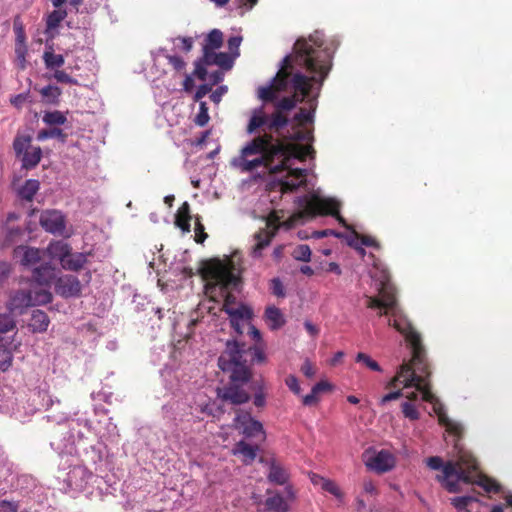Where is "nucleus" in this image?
<instances>
[{
    "label": "nucleus",
    "instance_id": "54",
    "mask_svg": "<svg viewBox=\"0 0 512 512\" xmlns=\"http://www.w3.org/2000/svg\"><path fill=\"white\" fill-rule=\"evenodd\" d=\"M242 38L240 36H233L228 39V48L234 58L239 56V46Z\"/></svg>",
    "mask_w": 512,
    "mask_h": 512
},
{
    "label": "nucleus",
    "instance_id": "25",
    "mask_svg": "<svg viewBox=\"0 0 512 512\" xmlns=\"http://www.w3.org/2000/svg\"><path fill=\"white\" fill-rule=\"evenodd\" d=\"M46 250L51 258L59 260L62 265L67 256H69V252L72 248L68 243L59 240L51 242Z\"/></svg>",
    "mask_w": 512,
    "mask_h": 512
},
{
    "label": "nucleus",
    "instance_id": "49",
    "mask_svg": "<svg viewBox=\"0 0 512 512\" xmlns=\"http://www.w3.org/2000/svg\"><path fill=\"white\" fill-rule=\"evenodd\" d=\"M49 138H61L63 140V131L60 128H51L47 130H41L37 134V139L39 141H44Z\"/></svg>",
    "mask_w": 512,
    "mask_h": 512
},
{
    "label": "nucleus",
    "instance_id": "63",
    "mask_svg": "<svg viewBox=\"0 0 512 512\" xmlns=\"http://www.w3.org/2000/svg\"><path fill=\"white\" fill-rule=\"evenodd\" d=\"M30 97L29 93H21V94H18L16 96H14L12 99H11V103L19 108L21 107L26 101H28V98Z\"/></svg>",
    "mask_w": 512,
    "mask_h": 512
},
{
    "label": "nucleus",
    "instance_id": "33",
    "mask_svg": "<svg viewBox=\"0 0 512 512\" xmlns=\"http://www.w3.org/2000/svg\"><path fill=\"white\" fill-rule=\"evenodd\" d=\"M250 388L254 391L253 403L256 407L262 408L266 405L265 384L263 380L251 382Z\"/></svg>",
    "mask_w": 512,
    "mask_h": 512
},
{
    "label": "nucleus",
    "instance_id": "61",
    "mask_svg": "<svg viewBox=\"0 0 512 512\" xmlns=\"http://www.w3.org/2000/svg\"><path fill=\"white\" fill-rule=\"evenodd\" d=\"M211 91V87L207 84L200 85L194 95L195 101H200L204 96H206Z\"/></svg>",
    "mask_w": 512,
    "mask_h": 512
},
{
    "label": "nucleus",
    "instance_id": "7",
    "mask_svg": "<svg viewBox=\"0 0 512 512\" xmlns=\"http://www.w3.org/2000/svg\"><path fill=\"white\" fill-rule=\"evenodd\" d=\"M332 66V61L320 65V71L313 81V87H311L310 95L305 98L308 104L307 108H300L299 111L294 115L293 120L296 122V127H293V131L290 133L289 138L296 142L295 144L303 145L302 142H308L313 139L312 132L310 130L302 129L301 126L307 123H313L314 114L317 108V98L319 96L321 87L325 78L328 76Z\"/></svg>",
    "mask_w": 512,
    "mask_h": 512
},
{
    "label": "nucleus",
    "instance_id": "55",
    "mask_svg": "<svg viewBox=\"0 0 512 512\" xmlns=\"http://www.w3.org/2000/svg\"><path fill=\"white\" fill-rule=\"evenodd\" d=\"M165 58L176 71H182L186 66L184 60L177 55H165Z\"/></svg>",
    "mask_w": 512,
    "mask_h": 512
},
{
    "label": "nucleus",
    "instance_id": "27",
    "mask_svg": "<svg viewBox=\"0 0 512 512\" xmlns=\"http://www.w3.org/2000/svg\"><path fill=\"white\" fill-rule=\"evenodd\" d=\"M264 318L272 330H278L285 324L283 313L275 306H268L266 308Z\"/></svg>",
    "mask_w": 512,
    "mask_h": 512
},
{
    "label": "nucleus",
    "instance_id": "28",
    "mask_svg": "<svg viewBox=\"0 0 512 512\" xmlns=\"http://www.w3.org/2000/svg\"><path fill=\"white\" fill-rule=\"evenodd\" d=\"M42 157V150L39 146H31L20 158L22 162V168L33 169L35 168Z\"/></svg>",
    "mask_w": 512,
    "mask_h": 512
},
{
    "label": "nucleus",
    "instance_id": "9",
    "mask_svg": "<svg viewBox=\"0 0 512 512\" xmlns=\"http://www.w3.org/2000/svg\"><path fill=\"white\" fill-rule=\"evenodd\" d=\"M207 273L223 290H237L240 286L241 268L234 259L215 260L208 267Z\"/></svg>",
    "mask_w": 512,
    "mask_h": 512
},
{
    "label": "nucleus",
    "instance_id": "46",
    "mask_svg": "<svg viewBox=\"0 0 512 512\" xmlns=\"http://www.w3.org/2000/svg\"><path fill=\"white\" fill-rule=\"evenodd\" d=\"M402 407V413L405 418L415 421L418 420L420 417V413L417 410L416 406L412 404L410 401H405L401 405Z\"/></svg>",
    "mask_w": 512,
    "mask_h": 512
},
{
    "label": "nucleus",
    "instance_id": "62",
    "mask_svg": "<svg viewBox=\"0 0 512 512\" xmlns=\"http://www.w3.org/2000/svg\"><path fill=\"white\" fill-rule=\"evenodd\" d=\"M227 92V87L226 86H219L215 91L212 92V94L210 95V99L214 102V103H219L223 97V95Z\"/></svg>",
    "mask_w": 512,
    "mask_h": 512
},
{
    "label": "nucleus",
    "instance_id": "57",
    "mask_svg": "<svg viewBox=\"0 0 512 512\" xmlns=\"http://www.w3.org/2000/svg\"><path fill=\"white\" fill-rule=\"evenodd\" d=\"M285 384L288 386V388L296 395H299L301 392V388L298 382V379L294 375H289L285 379Z\"/></svg>",
    "mask_w": 512,
    "mask_h": 512
},
{
    "label": "nucleus",
    "instance_id": "2",
    "mask_svg": "<svg viewBox=\"0 0 512 512\" xmlns=\"http://www.w3.org/2000/svg\"><path fill=\"white\" fill-rule=\"evenodd\" d=\"M293 50L282 60V91L291 95L274 101L275 110L282 113L291 111L310 95L320 65L329 64L333 57V52L324 45L323 33L318 30L307 39L299 38Z\"/></svg>",
    "mask_w": 512,
    "mask_h": 512
},
{
    "label": "nucleus",
    "instance_id": "44",
    "mask_svg": "<svg viewBox=\"0 0 512 512\" xmlns=\"http://www.w3.org/2000/svg\"><path fill=\"white\" fill-rule=\"evenodd\" d=\"M214 59H216L215 65L219 66L224 70H230L233 66L235 58L227 53L219 52L217 55L214 56Z\"/></svg>",
    "mask_w": 512,
    "mask_h": 512
},
{
    "label": "nucleus",
    "instance_id": "39",
    "mask_svg": "<svg viewBox=\"0 0 512 512\" xmlns=\"http://www.w3.org/2000/svg\"><path fill=\"white\" fill-rule=\"evenodd\" d=\"M317 479L319 480V485L324 491L329 492L340 500L343 498V494L335 482L322 476H317Z\"/></svg>",
    "mask_w": 512,
    "mask_h": 512
},
{
    "label": "nucleus",
    "instance_id": "13",
    "mask_svg": "<svg viewBox=\"0 0 512 512\" xmlns=\"http://www.w3.org/2000/svg\"><path fill=\"white\" fill-rule=\"evenodd\" d=\"M41 227L52 234L63 235L66 228L65 216L58 210H45L39 219Z\"/></svg>",
    "mask_w": 512,
    "mask_h": 512
},
{
    "label": "nucleus",
    "instance_id": "20",
    "mask_svg": "<svg viewBox=\"0 0 512 512\" xmlns=\"http://www.w3.org/2000/svg\"><path fill=\"white\" fill-rule=\"evenodd\" d=\"M33 280L41 286H49L56 279V269L49 263L33 269Z\"/></svg>",
    "mask_w": 512,
    "mask_h": 512
},
{
    "label": "nucleus",
    "instance_id": "43",
    "mask_svg": "<svg viewBox=\"0 0 512 512\" xmlns=\"http://www.w3.org/2000/svg\"><path fill=\"white\" fill-rule=\"evenodd\" d=\"M476 499L472 496H460L454 497L451 499V504L459 511V512H470L467 510V506L475 501Z\"/></svg>",
    "mask_w": 512,
    "mask_h": 512
},
{
    "label": "nucleus",
    "instance_id": "15",
    "mask_svg": "<svg viewBox=\"0 0 512 512\" xmlns=\"http://www.w3.org/2000/svg\"><path fill=\"white\" fill-rule=\"evenodd\" d=\"M94 477L92 472L84 466H74L67 473L66 482L68 486L76 491H83Z\"/></svg>",
    "mask_w": 512,
    "mask_h": 512
},
{
    "label": "nucleus",
    "instance_id": "29",
    "mask_svg": "<svg viewBox=\"0 0 512 512\" xmlns=\"http://www.w3.org/2000/svg\"><path fill=\"white\" fill-rule=\"evenodd\" d=\"M257 450V446H253L245 442L244 440H241L235 445L233 453L235 455H242L244 457V462L248 464L254 461V459L256 458Z\"/></svg>",
    "mask_w": 512,
    "mask_h": 512
},
{
    "label": "nucleus",
    "instance_id": "11",
    "mask_svg": "<svg viewBox=\"0 0 512 512\" xmlns=\"http://www.w3.org/2000/svg\"><path fill=\"white\" fill-rule=\"evenodd\" d=\"M226 314L229 316L230 325L235 333L242 335L245 325H250L253 311L249 306L239 304L237 306H227Z\"/></svg>",
    "mask_w": 512,
    "mask_h": 512
},
{
    "label": "nucleus",
    "instance_id": "21",
    "mask_svg": "<svg viewBox=\"0 0 512 512\" xmlns=\"http://www.w3.org/2000/svg\"><path fill=\"white\" fill-rule=\"evenodd\" d=\"M54 44L50 40H46L45 50L43 53V61L46 69L48 70H57L61 68L65 64V58L61 54H56L54 52Z\"/></svg>",
    "mask_w": 512,
    "mask_h": 512
},
{
    "label": "nucleus",
    "instance_id": "1",
    "mask_svg": "<svg viewBox=\"0 0 512 512\" xmlns=\"http://www.w3.org/2000/svg\"><path fill=\"white\" fill-rule=\"evenodd\" d=\"M258 130L262 134L255 135L240 149L239 154L230 160V166L241 173H253L261 170L263 173L277 175L286 171L282 180L285 191H295L305 185L308 170L293 168L295 160L305 161L314 153L310 145L290 144L283 145L276 140L269 131V114L264 106L251 111L246 132L255 134Z\"/></svg>",
    "mask_w": 512,
    "mask_h": 512
},
{
    "label": "nucleus",
    "instance_id": "18",
    "mask_svg": "<svg viewBox=\"0 0 512 512\" xmlns=\"http://www.w3.org/2000/svg\"><path fill=\"white\" fill-rule=\"evenodd\" d=\"M14 256L19 259L22 266L30 268L40 262L41 251L34 247L18 246L14 249Z\"/></svg>",
    "mask_w": 512,
    "mask_h": 512
},
{
    "label": "nucleus",
    "instance_id": "12",
    "mask_svg": "<svg viewBox=\"0 0 512 512\" xmlns=\"http://www.w3.org/2000/svg\"><path fill=\"white\" fill-rule=\"evenodd\" d=\"M234 427L248 438L264 436L262 423L254 419L249 412H238L234 418Z\"/></svg>",
    "mask_w": 512,
    "mask_h": 512
},
{
    "label": "nucleus",
    "instance_id": "50",
    "mask_svg": "<svg viewBox=\"0 0 512 512\" xmlns=\"http://www.w3.org/2000/svg\"><path fill=\"white\" fill-rule=\"evenodd\" d=\"M53 78L59 83L76 85L78 82L76 79L72 78L68 73L64 70H55L53 74Z\"/></svg>",
    "mask_w": 512,
    "mask_h": 512
},
{
    "label": "nucleus",
    "instance_id": "51",
    "mask_svg": "<svg viewBox=\"0 0 512 512\" xmlns=\"http://www.w3.org/2000/svg\"><path fill=\"white\" fill-rule=\"evenodd\" d=\"M349 237L355 239L356 241H359L361 245L376 248L378 247V243L374 238L370 236H361L354 230L352 231V234Z\"/></svg>",
    "mask_w": 512,
    "mask_h": 512
},
{
    "label": "nucleus",
    "instance_id": "45",
    "mask_svg": "<svg viewBox=\"0 0 512 512\" xmlns=\"http://www.w3.org/2000/svg\"><path fill=\"white\" fill-rule=\"evenodd\" d=\"M209 119L210 117L208 114L207 104L206 102L201 101L199 104V111L194 119V122L196 125L203 127L208 123Z\"/></svg>",
    "mask_w": 512,
    "mask_h": 512
},
{
    "label": "nucleus",
    "instance_id": "32",
    "mask_svg": "<svg viewBox=\"0 0 512 512\" xmlns=\"http://www.w3.org/2000/svg\"><path fill=\"white\" fill-rule=\"evenodd\" d=\"M42 101L46 104L57 105L62 94V90L55 85H47L39 89Z\"/></svg>",
    "mask_w": 512,
    "mask_h": 512
},
{
    "label": "nucleus",
    "instance_id": "3",
    "mask_svg": "<svg viewBox=\"0 0 512 512\" xmlns=\"http://www.w3.org/2000/svg\"><path fill=\"white\" fill-rule=\"evenodd\" d=\"M457 423V421H455ZM461 425V430L458 432L449 431L445 425L446 432L449 438L446 441L452 442L454 449L458 453L456 462L443 463L439 456H432L426 459L427 466L432 470L442 469V475H438L437 479L441 482L442 486L450 493L459 492V483L477 484L481 486L486 492H499L500 485L494 480L486 477L478 471V463L476 459L468 451L460 447L459 441L463 436L464 427Z\"/></svg>",
    "mask_w": 512,
    "mask_h": 512
},
{
    "label": "nucleus",
    "instance_id": "34",
    "mask_svg": "<svg viewBox=\"0 0 512 512\" xmlns=\"http://www.w3.org/2000/svg\"><path fill=\"white\" fill-rule=\"evenodd\" d=\"M290 123L289 118L284 115L282 112L275 110L271 115H269V131H280L281 129L287 127Z\"/></svg>",
    "mask_w": 512,
    "mask_h": 512
},
{
    "label": "nucleus",
    "instance_id": "42",
    "mask_svg": "<svg viewBox=\"0 0 512 512\" xmlns=\"http://www.w3.org/2000/svg\"><path fill=\"white\" fill-rule=\"evenodd\" d=\"M24 235V231L21 227H10L6 230V235L4 238L5 245H12L21 240Z\"/></svg>",
    "mask_w": 512,
    "mask_h": 512
},
{
    "label": "nucleus",
    "instance_id": "19",
    "mask_svg": "<svg viewBox=\"0 0 512 512\" xmlns=\"http://www.w3.org/2000/svg\"><path fill=\"white\" fill-rule=\"evenodd\" d=\"M268 473L267 479L270 483L276 485H285L289 480L288 470L279 463L276 459L272 458L267 461Z\"/></svg>",
    "mask_w": 512,
    "mask_h": 512
},
{
    "label": "nucleus",
    "instance_id": "30",
    "mask_svg": "<svg viewBox=\"0 0 512 512\" xmlns=\"http://www.w3.org/2000/svg\"><path fill=\"white\" fill-rule=\"evenodd\" d=\"M265 506L272 512H288L290 510L289 504L280 493L267 497Z\"/></svg>",
    "mask_w": 512,
    "mask_h": 512
},
{
    "label": "nucleus",
    "instance_id": "35",
    "mask_svg": "<svg viewBox=\"0 0 512 512\" xmlns=\"http://www.w3.org/2000/svg\"><path fill=\"white\" fill-rule=\"evenodd\" d=\"M39 190V182L35 179H28L19 189V196L26 201H31Z\"/></svg>",
    "mask_w": 512,
    "mask_h": 512
},
{
    "label": "nucleus",
    "instance_id": "60",
    "mask_svg": "<svg viewBox=\"0 0 512 512\" xmlns=\"http://www.w3.org/2000/svg\"><path fill=\"white\" fill-rule=\"evenodd\" d=\"M248 351L252 354V361L263 363L266 360L265 353L257 347H250Z\"/></svg>",
    "mask_w": 512,
    "mask_h": 512
},
{
    "label": "nucleus",
    "instance_id": "5",
    "mask_svg": "<svg viewBox=\"0 0 512 512\" xmlns=\"http://www.w3.org/2000/svg\"><path fill=\"white\" fill-rule=\"evenodd\" d=\"M370 277L375 282V291L379 297L365 295L366 306L370 309H378L379 316H388V325L415 345L418 341V332L397 303L395 287L390 282L389 272L381 265L374 264Z\"/></svg>",
    "mask_w": 512,
    "mask_h": 512
},
{
    "label": "nucleus",
    "instance_id": "38",
    "mask_svg": "<svg viewBox=\"0 0 512 512\" xmlns=\"http://www.w3.org/2000/svg\"><path fill=\"white\" fill-rule=\"evenodd\" d=\"M42 120L47 125L52 126V125H63L67 121V118L63 112L55 110V111L46 112L43 115Z\"/></svg>",
    "mask_w": 512,
    "mask_h": 512
},
{
    "label": "nucleus",
    "instance_id": "36",
    "mask_svg": "<svg viewBox=\"0 0 512 512\" xmlns=\"http://www.w3.org/2000/svg\"><path fill=\"white\" fill-rule=\"evenodd\" d=\"M32 137L30 135L18 134L13 141V149L16 157H21L28 149H30Z\"/></svg>",
    "mask_w": 512,
    "mask_h": 512
},
{
    "label": "nucleus",
    "instance_id": "16",
    "mask_svg": "<svg viewBox=\"0 0 512 512\" xmlns=\"http://www.w3.org/2000/svg\"><path fill=\"white\" fill-rule=\"evenodd\" d=\"M282 79H284V74L282 75V64L280 65V69L277 74L270 80V82L266 86H261L258 88V98L263 102H273L277 99V92L282 91Z\"/></svg>",
    "mask_w": 512,
    "mask_h": 512
},
{
    "label": "nucleus",
    "instance_id": "53",
    "mask_svg": "<svg viewBox=\"0 0 512 512\" xmlns=\"http://www.w3.org/2000/svg\"><path fill=\"white\" fill-rule=\"evenodd\" d=\"M206 66L208 65L205 64L201 59L195 61L194 75L202 81H205L207 79Z\"/></svg>",
    "mask_w": 512,
    "mask_h": 512
},
{
    "label": "nucleus",
    "instance_id": "22",
    "mask_svg": "<svg viewBox=\"0 0 512 512\" xmlns=\"http://www.w3.org/2000/svg\"><path fill=\"white\" fill-rule=\"evenodd\" d=\"M274 237V233L262 229L254 235V244L251 249V256L253 258H260L263 250L268 247Z\"/></svg>",
    "mask_w": 512,
    "mask_h": 512
},
{
    "label": "nucleus",
    "instance_id": "31",
    "mask_svg": "<svg viewBox=\"0 0 512 512\" xmlns=\"http://www.w3.org/2000/svg\"><path fill=\"white\" fill-rule=\"evenodd\" d=\"M190 205L188 202H184L178 209L176 213L175 223L176 225L182 229L183 232L190 231Z\"/></svg>",
    "mask_w": 512,
    "mask_h": 512
},
{
    "label": "nucleus",
    "instance_id": "41",
    "mask_svg": "<svg viewBox=\"0 0 512 512\" xmlns=\"http://www.w3.org/2000/svg\"><path fill=\"white\" fill-rule=\"evenodd\" d=\"M291 255L295 260L309 262L311 259V249L306 244H300L293 249Z\"/></svg>",
    "mask_w": 512,
    "mask_h": 512
},
{
    "label": "nucleus",
    "instance_id": "40",
    "mask_svg": "<svg viewBox=\"0 0 512 512\" xmlns=\"http://www.w3.org/2000/svg\"><path fill=\"white\" fill-rule=\"evenodd\" d=\"M355 361L357 363L365 366L369 370L376 371V372H382L381 366L366 353L359 352L356 355Z\"/></svg>",
    "mask_w": 512,
    "mask_h": 512
},
{
    "label": "nucleus",
    "instance_id": "52",
    "mask_svg": "<svg viewBox=\"0 0 512 512\" xmlns=\"http://www.w3.org/2000/svg\"><path fill=\"white\" fill-rule=\"evenodd\" d=\"M271 292L277 297H285L286 292L282 281L279 278H273L270 285Z\"/></svg>",
    "mask_w": 512,
    "mask_h": 512
},
{
    "label": "nucleus",
    "instance_id": "17",
    "mask_svg": "<svg viewBox=\"0 0 512 512\" xmlns=\"http://www.w3.org/2000/svg\"><path fill=\"white\" fill-rule=\"evenodd\" d=\"M396 459L388 450L376 453L368 462V466L378 473H385L395 467Z\"/></svg>",
    "mask_w": 512,
    "mask_h": 512
},
{
    "label": "nucleus",
    "instance_id": "64",
    "mask_svg": "<svg viewBox=\"0 0 512 512\" xmlns=\"http://www.w3.org/2000/svg\"><path fill=\"white\" fill-rule=\"evenodd\" d=\"M18 506L16 503L3 500L0 502V512H17Z\"/></svg>",
    "mask_w": 512,
    "mask_h": 512
},
{
    "label": "nucleus",
    "instance_id": "14",
    "mask_svg": "<svg viewBox=\"0 0 512 512\" xmlns=\"http://www.w3.org/2000/svg\"><path fill=\"white\" fill-rule=\"evenodd\" d=\"M81 287L79 279L70 274L58 277L55 282L56 293L65 298L78 297L81 294Z\"/></svg>",
    "mask_w": 512,
    "mask_h": 512
},
{
    "label": "nucleus",
    "instance_id": "56",
    "mask_svg": "<svg viewBox=\"0 0 512 512\" xmlns=\"http://www.w3.org/2000/svg\"><path fill=\"white\" fill-rule=\"evenodd\" d=\"M174 42H178L179 44H176L177 47H179L181 50L185 52H189L192 49L193 46V38L192 37H178L174 40Z\"/></svg>",
    "mask_w": 512,
    "mask_h": 512
},
{
    "label": "nucleus",
    "instance_id": "23",
    "mask_svg": "<svg viewBox=\"0 0 512 512\" xmlns=\"http://www.w3.org/2000/svg\"><path fill=\"white\" fill-rule=\"evenodd\" d=\"M66 16L67 12L61 9L54 10L47 16L45 29L47 40L52 41L56 37V29Z\"/></svg>",
    "mask_w": 512,
    "mask_h": 512
},
{
    "label": "nucleus",
    "instance_id": "37",
    "mask_svg": "<svg viewBox=\"0 0 512 512\" xmlns=\"http://www.w3.org/2000/svg\"><path fill=\"white\" fill-rule=\"evenodd\" d=\"M223 43V33L218 29H213L205 38L203 48L218 49Z\"/></svg>",
    "mask_w": 512,
    "mask_h": 512
},
{
    "label": "nucleus",
    "instance_id": "10",
    "mask_svg": "<svg viewBox=\"0 0 512 512\" xmlns=\"http://www.w3.org/2000/svg\"><path fill=\"white\" fill-rule=\"evenodd\" d=\"M52 300V294L45 290H18L16 291L9 300V308L11 310L22 311L25 308L36 306V305H44Z\"/></svg>",
    "mask_w": 512,
    "mask_h": 512
},
{
    "label": "nucleus",
    "instance_id": "59",
    "mask_svg": "<svg viewBox=\"0 0 512 512\" xmlns=\"http://www.w3.org/2000/svg\"><path fill=\"white\" fill-rule=\"evenodd\" d=\"M195 233H196V242L202 243L206 238L207 234L204 232V226L201 224L199 217H196L195 222Z\"/></svg>",
    "mask_w": 512,
    "mask_h": 512
},
{
    "label": "nucleus",
    "instance_id": "4",
    "mask_svg": "<svg viewBox=\"0 0 512 512\" xmlns=\"http://www.w3.org/2000/svg\"><path fill=\"white\" fill-rule=\"evenodd\" d=\"M412 349L411 364L403 363L396 376L388 383V387H396L398 383H403L405 388H416L422 395V399L433 406V411L438 417L441 425H445L449 431L458 432L461 425L450 419L444 405L431 392L427 377L430 375L428 363L425 357V348L422 344L421 335L418 333V341L415 345L405 337Z\"/></svg>",
    "mask_w": 512,
    "mask_h": 512
},
{
    "label": "nucleus",
    "instance_id": "58",
    "mask_svg": "<svg viewBox=\"0 0 512 512\" xmlns=\"http://www.w3.org/2000/svg\"><path fill=\"white\" fill-rule=\"evenodd\" d=\"M217 54L214 49L203 48V56L200 59L207 65H215L214 56Z\"/></svg>",
    "mask_w": 512,
    "mask_h": 512
},
{
    "label": "nucleus",
    "instance_id": "6",
    "mask_svg": "<svg viewBox=\"0 0 512 512\" xmlns=\"http://www.w3.org/2000/svg\"><path fill=\"white\" fill-rule=\"evenodd\" d=\"M246 353L245 344L228 340L218 359L219 368L230 373V381L218 388L217 394L223 401L233 405H241L250 400V394L245 387L250 382L252 373L244 358Z\"/></svg>",
    "mask_w": 512,
    "mask_h": 512
},
{
    "label": "nucleus",
    "instance_id": "47",
    "mask_svg": "<svg viewBox=\"0 0 512 512\" xmlns=\"http://www.w3.org/2000/svg\"><path fill=\"white\" fill-rule=\"evenodd\" d=\"M16 327L15 320L10 314H0V334L14 330Z\"/></svg>",
    "mask_w": 512,
    "mask_h": 512
},
{
    "label": "nucleus",
    "instance_id": "8",
    "mask_svg": "<svg viewBox=\"0 0 512 512\" xmlns=\"http://www.w3.org/2000/svg\"><path fill=\"white\" fill-rule=\"evenodd\" d=\"M298 202L301 210L291 217V225L304 223L318 214H331L336 217L343 226L350 229L344 218L339 215L338 210L340 204L336 199L314 196V199L311 200L307 196H302L298 197Z\"/></svg>",
    "mask_w": 512,
    "mask_h": 512
},
{
    "label": "nucleus",
    "instance_id": "48",
    "mask_svg": "<svg viewBox=\"0 0 512 512\" xmlns=\"http://www.w3.org/2000/svg\"><path fill=\"white\" fill-rule=\"evenodd\" d=\"M13 355L10 349L0 345V368L6 371L12 364Z\"/></svg>",
    "mask_w": 512,
    "mask_h": 512
},
{
    "label": "nucleus",
    "instance_id": "24",
    "mask_svg": "<svg viewBox=\"0 0 512 512\" xmlns=\"http://www.w3.org/2000/svg\"><path fill=\"white\" fill-rule=\"evenodd\" d=\"M90 253L72 252L70 250L69 256L62 263V268L68 271H79L88 262Z\"/></svg>",
    "mask_w": 512,
    "mask_h": 512
},
{
    "label": "nucleus",
    "instance_id": "26",
    "mask_svg": "<svg viewBox=\"0 0 512 512\" xmlns=\"http://www.w3.org/2000/svg\"><path fill=\"white\" fill-rule=\"evenodd\" d=\"M49 323L48 315L44 311L36 309L32 312L29 327L34 333H42L47 330Z\"/></svg>",
    "mask_w": 512,
    "mask_h": 512
}]
</instances>
